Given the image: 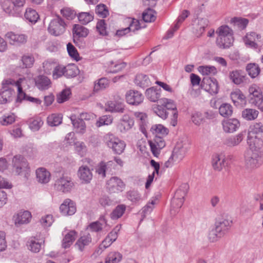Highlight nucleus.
Listing matches in <instances>:
<instances>
[{
    "label": "nucleus",
    "instance_id": "f257e3e1",
    "mask_svg": "<svg viewBox=\"0 0 263 263\" xmlns=\"http://www.w3.org/2000/svg\"><path fill=\"white\" fill-rule=\"evenodd\" d=\"M247 143L250 149H259L263 145V125L255 123L248 133Z\"/></svg>",
    "mask_w": 263,
    "mask_h": 263
},
{
    "label": "nucleus",
    "instance_id": "f03ea898",
    "mask_svg": "<svg viewBox=\"0 0 263 263\" xmlns=\"http://www.w3.org/2000/svg\"><path fill=\"white\" fill-rule=\"evenodd\" d=\"M14 84H15V81L11 79L3 81L2 88L0 90V104H5L11 100L15 93Z\"/></svg>",
    "mask_w": 263,
    "mask_h": 263
},
{
    "label": "nucleus",
    "instance_id": "7ed1b4c3",
    "mask_svg": "<svg viewBox=\"0 0 263 263\" xmlns=\"http://www.w3.org/2000/svg\"><path fill=\"white\" fill-rule=\"evenodd\" d=\"M12 165L13 171L15 174L24 176L25 178H27L29 167L27 161L23 156H15L13 158Z\"/></svg>",
    "mask_w": 263,
    "mask_h": 263
},
{
    "label": "nucleus",
    "instance_id": "20e7f679",
    "mask_svg": "<svg viewBox=\"0 0 263 263\" xmlns=\"http://www.w3.org/2000/svg\"><path fill=\"white\" fill-rule=\"evenodd\" d=\"M105 138L106 145L109 148H111L115 153L120 155L123 152L126 146L124 141L111 134H107Z\"/></svg>",
    "mask_w": 263,
    "mask_h": 263
},
{
    "label": "nucleus",
    "instance_id": "39448f33",
    "mask_svg": "<svg viewBox=\"0 0 263 263\" xmlns=\"http://www.w3.org/2000/svg\"><path fill=\"white\" fill-rule=\"evenodd\" d=\"M187 189L188 186L186 184H183L176 191L171 203V212L172 214L173 211L174 212V214H175L177 210L182 206Z\"/></svg>",
    "mask_w": 263,
    "mask_h": 263
},
{
    "label": "nucleus",
    "instance_id": "423d86ee",
    "mask_svg": "<svg viewBox=\"0 0 263 263\" xmlns=\"http://www.w3.org/2000/svg\"><path fill=\"white\" fill-rule=\"evenodd\" d=\"M74 186L72 178L66 174L58 178L54 184L56 189L63 193L69 192Z\"/></svg>",
    "mask_w": 263,
    "mask_h": 263
},
{
    "label": "nucleus",
    "instance_id": "0eeeda50",
    "mask_svg": "<svg viewBox=\"0 0 263 263\" xmlns=\"http://www.w3.org/2000/svg\"><path fill=\"white\" fill-rule=\"evenodd\" d=\"M246 157L245 163L246 166L251 169L259 167L262 163V155L260 152L254 149Z\"/></svg>",
    "mask_w": 263,
    "mask_h": 263
},
{
    "label": "nucleus",
    "instance_id": "6e6552de",
    "mask_svg": "<svg viewBox=\"0 0 263 263\" xmlns=\"http://www.w3.org/2000/svg\"><path fill=\"white\" fill-rule=\"evenodd\" d=\"M65 26L66 24L62 19L57 17L50 22L48 30L51 34L58 36L64 33Z\"/></svg>",
    "mask_w": 263,
    "mask_h": 263
},
{
    "label": "nucleus",
    "instance_id": "1a4fd4ad",
    "mask_svg": "<svg viewBox=\"0 0 263 263\" xmlns=\"http://www.w3.org/2000/svg\"><path fill=\"white\" fill-rule=\"evenodd\" d=\"M107 189L110 193H119L123 191L125 185L118 177H112L107 182Z\"/></svg>",
    "mask_w": 263,
    "mask_h": 263
},
{
    "label": "nucleus",
    "instance_id": "9d476101",
    "mask_svg": "<svg viewBox=\"0 0 263 263\" xmlns=\"http://www.w3.org/2000/svg\"><path fill=\"white\" fill-rule=\"evenodd\" d=\"M151 150L155 157H158L161 151L165 146L166 143L161 137L156 136L153 140L148 141Z\"/></svg>",
    "mask_w": 263,
    "mask_h": 263
},
{
    "label": "nucleus",
    "instance_id": "9b49d317",
    "mask_svg": "<svg viewBox=\"0 0 263 263\" xmlns=\"http://www.w3.org/2000/svg\"><path fill=\"white\" fill-rule=\"evenodd\" d=\"M202 88L211 95H216L219 90L218 83L214 78H204L202 80Z\"/></svg>",
    "mask_w": 263,
    "mask_h": 263
},
{
    "label": "nucleus",
    "instance_id": "f8f14e48",
    "mask_svg": "<svg viewBox=\"0 0 263 263\" xmlns=\"http://www.w3.org/2000/svg\"><path fill=\"white\" fill-rule=\"evenodd\" d=\"M160 102L164 108L165 107L168 110H172L173 116L171 119V124L173 126H176L177 122L178 112L174 101L170 99L163 98L160 100Z\"/></svg>",
    "mask_w": 263,
    "mask_h": 263
},
{
    "label": "nucleus",
    "instance_id": "ddd939ff",
    "mask_svg": "<svg viewBox=\"0 0 263 263\" xmlns=\"http://www.w3.org/2000/svg\"><path fill=\"white\" fill-rule=\"evenodd\" d=\"M125 99L126 102L129 104L138 105L143 102L144 97L138 91L129 90L126 93Z\"/></svg>",
    "mask_w": 263,
    "mask_h": 263
},
{
    "label": "nucleus",
    "instance_id": "4468645a",
    "mask_svg": "<svg viewBox=\"0 0 263 263\" xmlns=\"http://www.w3.org/2000/svg\"><path fill=\"white\" fill-rule=\"evenodd\" d=\"M5 37L11 45L21 46L26 43L27 36L23 34H17L13 32H8L5 34Z\"/></svg>",
    "mask_w": 263,
    "mask_h": 263
},
{
    "label": "nucleus",
    "instance_id": "2eb2a0df",
    "mask_svg": "<svg viewBox=\"0 0 263 263\" xmlns=\"http://www.w3.org/2000/svg\"><path fill=\"white\" fill-rule=\"evenodd\" d=\"M92 170L85 165L80 166L78 171V176L81 182L84 184H88L92 179Z\"/></svg>",
    "mask_w": 263,
    "mask_h": 263
},
{
    "label": "nucleus",
    "instance_id": "dca6fc26",
    "mask_svg": "<svg viewBox=\"0 0 263 263\" xmlns=\"http://www.w3.org/2000/svg\"><path fill=\"white\" fill-rule=\"evenodd\" d=\"M134 124V121L128 115H124L120 120L117 125L118 129L125 133L130 129Z\"/></svg>",
    "mask_w": 263,
    "mask_h": 263
},
{
    "label": "nucleus",
    "instance_id": "f3484780",
    "mask_svg": "<svg viewBox=\"0 0 263 263\" xmlns=\"http://www.w3.org/2000/svg\"><path fill=\"white\" fill-rule=\"evenodd\" d=\"M31 219V213L28 211H20L13 216L14 222L16 227L28 223Z\"/></svg>",
    "mask_w": 263,
    "mask_h": 263
},
{
    "label": "nucleus",
    "instance_id": "a211bd4d",
    "mask_svg": "<svg viewBox=\"0 0 263 263\" xmlns=\"http://www.w3.org/2000/svg\"><path fill=\"white\" fill-rule=\"evenodd\" d=\"M61 213L64 215H72L76 211L74 203L69 199H66L60 207Z\"/></svg>",
    "mask_w": 263,
    "mask_h": 263
},
{
    "label": "nucleus",
    "instance_id": "6ab92c4d",
    "mask_svg": "<svg viewBox=\"0 0 263 263\" xmlns=\"http://www.w3.org/2000/svg\"><path fill=\"white\" fill-rule=\"evenodd\" d=\"M222 124L223 130L228 133H234L240 126L239 121L235 118L223 120Z\"/></svg>",
    "mask_w": 263,
    "mask_h": 263
},
{
    "label": "nucleus",
    "instance_id": "aec40b11",
    "mask_svg": "<svg viewBox=\"0 0 263 263\" xmlns=\"http://www.w3.org/2000/svg\"><path fill=\"white\" fill-rule=\"evenodd\" d=\"M261 35L255 32L248 33L243 40L246 45L254 48H258L257 43L260 41Z\"/></svg>",
    "mask_w": 263,
    "mask_h": 263
},
{
    "label": "nucleus",
    "instance_id": "412c9836",
    "mask_svg": "<svg viewBox=\"0 0 263 263\" xmlns=\"http://www.w3.org/2000/svg\"><path fill=\"white\" fill-rule=\"evenodd\" d=\"M35 86L40 90L49 89L51 85L50 80L46 76L39 75L34 78Z\"/></svg>",
    "mask_w": 263,
    "mask_h": 263
},
{
    "label": "nucleus",
    "instance_id": "4be33fe9",
    "mask_svg": "<svg viewBox=\"0 0 263 263\" xmlns=\"http://www.w3.org/2000/svg\"><path fill=\"white\" fill-rule=\"evenodd\" d=\"M37 181L41 184H46L50 180V173L45 168L40 167L35 172Z\"/></svg>",
    "mask_w": 263,
    "mask_h": 263
},
{
    "label": "nucleus",
    "instance_id": "5701e85b",
    "mask_svg": "<svg viewBox=\"0 0 263 263\" xmlns=\"http://www.w3.org/2000/svg\"><path fill=\"white\" fill-rule=\"evenodd\" d=\"M228 163L225 156L222 154H216L212 158V166L215 170L220 171Z\"/></svg>",
    "mask_w": 263,
    "mask_h": 263
},
{
    "label": "nucleus",
    "instance_id": "b1692460",
    "mask_svg": "<svg viewBox=\"0 0 263 263\" xmlns=\"http://www.w3.org/2000/svg\"><path fill=\"white\" fill-rule=\"evenodd\" d=\"M107 227V221L104 216L101 217L99 220L91 222L89 224L87 229L92 232H98Z\"/></svg>",
    "mask_w": 263,
    "mask_h": 263
},
{
    "label": "nucleus",
    "instance_id": "393cba45",
    "mask_svg": "<svg viewBox=\"0 0 263 263\" xmlns=\"http://www.w3.org/2000/svg\"><path fill=\"white\" fill-rule=\"evenodd\" d=\"M232 221L227 219H222L217 221L215 224V229L223 236L226 232L231 227Z\"/></svg>",
    "mask_w": 263,
    "mask_h": 263
},
{
    "label": "nucleus",
    "instance_id": "a878e982",
    "mask_svg": "<svg viewBox=\"0 0 263 263\" xmlns=\"http://www.w3.org/2000/svg\"><path fill=\"white\" fill-rule=\"evenodd\" d=\"M106 106V110L111 112L123 113L125 109V106L122 101H108Z\"/></svg>",
    "mask_w": 263,
    "mask_h": 263
},
{
    "label": "nucleus",
    "instance_id": "bb28decb",
    "mask_svg": "<svg viewBox=\"0 0 263 263\" xmlns=\"http://www.w3.org/2000/svg\"><path fill=\"white\" fill-rule=\"evenodd\" d=\"M243 139V134L239 133L236 136H231L226 138L224 141V144L228 147H234L239 145Z\"/></svg>",
    "mask_w": 263,
    "mask_h": 263
},
{
    "label": "nucleus",
    "instance_id": "cd10ccee",
    "mask_svg": "<svg viewBox=\"0 0 263 263\" xmlns=\"http://www.w3.org/2000/svg\"><path fill=\"white\" fill-rule=\"evenodd\" d=\"M91 242V237L90 234L87 233L81 236L77 240L75 246L80 251L84 250L85 247Z\"/></svg>",
    "mask_w": 263,
    "mask_h": 263
},
{
    "label": "nucleus",
    "instance_id": "c85d7f7f",
    "mask_svg": "<svg viewBox=\"0 0 263 263\" xmlns=\"http://www.w3.org/2000/svg\"><path fill=\"white\" fill-rule=\"evenodd\" d=\"M234 42L233 36L221 38H217L216 44L220 49H227L232 46Z\"/></svg>",
    "mask_w": 263,
    "mask_h": 263
},
{
    "label": "nucleus",
    "instance_id": "c756f323",
    "mask_svg": "<svg viewBox=\"0 0 263 263\" xmlns=\"http://www.w3.org/2000/svg\"><path fill=\"white\" fill-rule=\"evenodd\" d=\"M231 97L234 103L236 105H237L236 104V103H237L243 107L246 104V97L240 90H237L232 92Z\"/></svg>",
    "mask_w": 263,
    "mask_h": 263
},
{
    "label": "nucleus",
    "instance_id": "7c9ffc66",
    "mask_svg": "<svg viewBox=\"0 0 263 263\" xmlns=\"http://www.w3.org/2000/svg\"><path fill=\"white\" fill-rule=\"evenodd\" d=\"M245 76L243 72L241 70H235L230 71L229 78L235 84L239 85L243 81Z\"/></svg>",
    "mask_w": 263,
    "mask_h": 263
},
{
    "label": "nucleus",
    "instance_id": "2f4dec72",
    "mask_svg": "<svg viewBox=\"0 0 263 263\" xmlns=\"http://www.w3.org/2000/svg\"><path fill=\"white\" fill-rule=\"evenodd\" d=\"M4 10L7 13L15 15L20 13V11L17 10L11 0H5L2 5Z\"/></svg>",
    "mask_w": 263,
    "mask_h": 263
},
{
    "label": "nucleus",
    "instance_id": "473e14b6",
    "mask_svg": "<svg viewBox=\"0 0 263 263\" xmlns=\"http://www.w3.org/2000/svg\"><path fill=\"white\" fill-rule=\"evenodd\" d=\"M136 84L142 88L146 87L151 85V81L146 74L143 73L138 74L135 78Z\"/></svg>",
    "mask_w": 263,
    "mask_h": 263
},
{
    "label": "nucleus",
    "instance_id": "72a5a7b5",
    "mask_svg": "<svg viewBox=\"0 0 263 263\" xmlns=\"http://www.w3.org/2000/svg\"><path fill=\"white\" fill-rule=\"evenodd\" d=\"M152 133L155 135V137L159 136L163 137L167 135L168 130L161 124H155L151 128Z\"/></svg>",
    "mask_w": 263,
    "mask_h": 263
},
{
    "label": "nucleus",
    "instance_id": "f704fd0d",
    "mask_svg": "<svg viewBox=\"0 0 263 263\" xmlns=\"http://www.w3.org/2000/svg\"><path fill=\"white\" fill-rule=\"evenodd\" d=\"M217 38H221L233 36V30L227 25H222L217 28L216 31Z\"/></svg>",
    "mask_w": 263,
    "mask_h": 263
},
{
    "label": "nucleus",
    "instance_id": "c9c22d12",
    "mask_svg": "<svg viewBox=\"0 0 263 263\" xmlns=\"http://www.w3.org/2000/svg\"><path fill=\"white\" fill-rule=\"evenodd\" d=\"M72 116L71 117V121L72 125L78 133L83 134L85 132L86 125L84 121L80 120L79 119H76Z\"/></svg>",
    "mask_w": 263,
    "mask_h": 263
},
{
    "label": "nucleus",
    "instance_id": "e433bc0d",
    "mask_svg": "<svg viewBox=\"0 0 263 263\" xmlns=\"http://www.w3.org/2000/svg\"><path fill=\"white\" fill-rule=\"evenodd\" d=\"M160 89H156L154 87L148 88L145 92L147 98L152 102H156L159 100L160 95Z\"/></svg>",
    "mask_w": 263,
    "mask_h": 263
},
{
    "label": "nucleus",
    "instance_id": "4c0bfd02",
    "mask_svg": "<svg viewBox=\"0 0 263 263\" xmlns=\"http://www.w3.org/2000/svg\"><path fill=\"white\" fill-rule=\"evenodd\" d=\"M258 115V111L257 110L252 108H246L242 111V117L247 120H254L257 118Z\"/></svg>",
    "mask_w": 263,
    "mask_h": 263
},
{
    "label": "nucleus",
    "instance_id": "58836bf2",
    "mask_svg": "<svg viewBox=\"0 0 263 263\" xmlns=\"http://www.w3.org/2000/svg\"><path fill=\"white\" fill-rule=\"evenodd\" d=\"M89 31L85 27L79 25L75 24L73 27V35L78 37H85L88 34Z\"/></svg>",
    "mask_w": 263,
    "mask_h": 263
},
{
    "label": "nucleus",
    "instance_id": "ea45409f",
    "mask_svg": "<svg viewBox=\"0 0 263 263\" xmlns=\"http://www.w3.org/2000/svg\"><path fill=\"white\" fill-rule=\"evenodd\" d=\"M135 116L139 122L141 131L143 133L148 123L147 115L143 112H136Z\"/></svg>",
    "mask_w": 263,
    "mask_h": 263
},
{
    "label": "nucleus",
    "instance_id": "a19ab883",
    "mask_svg": "<svg viewBox=\"0 0 263 263\" xmlns=\"http://www.w3.org/2000/svg\"><path fill=\"white\" fill-rule=\"evenodd\" d=\"M219 112L223 117H228L233 114V107L229 103H223L219 107Z\"/></svg>",
    "mask_w": 263,
    "mask_h": 263
},
{
    "label": "nucleus",
    "instance_id": "79ce46f5",
    "mask_svg": "<svg viewBox=\"0 0 263 263\" xmlns=\"http://www.w3.org/2000/svg\"><path fill=\"white\" fill-rule=\"evenodd\" d=\"M76 232L71 231L68 233L63 239L62 246L64 248L69 247L75 240Z\"/></svg>",
    "mask_w": 263,
    "mask_h": 263
},
{
    "label": "nucleus",
    "instance_id": "37998d69",
    "mask_svg": "<svg viewBox=\"0 0 263 263\" xmlns=\"http://www.w3.org/2000/svg\"><path fill=\"white\" fill-rule=\"evenodd\" d=\"M24 15L26 20L33 23H36L39 18V15L36 11L31 8L26 9Z\"/></svg>",
    "mask_w": 263,
    "mask_h": 263
},
{
    "label": "nucleus",
    "instance_id": "c03bdc74",
    "mask_svg": "<svg viewBox=\"0 0 263 263\" xmlns=\"http://www.w3.org/2000/svg\"><path fill=\"white\" fill-rule=\"evenodd\" d=\"M62 116L61 114H53L47 118V123L51 126H55L62 123Z\"/></svg>",
    "mask_w": 263,
    "mask_h": 263
},
{
    "label": "nucleus",
    "instance_id": "a18cd8bd",
    "mask_svg": "<svg viewBox=\"0 0 263 263\" xmlns=\"http://www.w3.org/2000/svg\"><path fill=\"white\" fill-rule=\"evenodd\" d=\"M21 62L22 63L21 67L23 68H30L33 66L34 63V59L32 55L25 54L22 56Z\"/></svg>",
    "mask_w": 263,
    "mask_h": 263
},
{
    "label": "nucleus",
    "instance_id": "49530a36",
    "mask_svg": "<svg viewBox=\"0 0 263 263\" xmlns=\"http://www.w3.org/2000/svg\"><path fill=\"white\" fill-rule=\"evenodd\" d=\"M64 76L67 78L75 77L78 72V69L74 65H68L65 66Z\"/></svg>",
    "mask_w": 263,
    "mask_h": 263
},
{
    "label": "nucleus",
    "instance_id": "de8ad7c7",
    "mask_svg": "<svg viewBox=\"0 0 263 263\" xmlns=\"http://www.w3.org/2000/svg\"><path fill=\"white\" fill-rule=\"evenodd\" d=\"M198 71L202 75H215L217 72L216 68L213 66H200L198 67Z\"/></svg>",
    "mask_w": 263,
    "mask_h": 263
},
{
    "label": "nucleus",
    "instance_id": "09e8293b",
    "mask_svg": "<svg viewBox=\"0 0 263 263\" xmlns=\"http://www.w3.org/2000/svg\"><path fill=\"white\" fill-rule=\"evenodd\" d=\"M78 18L82 24L86 25L93 20V15L92 13L81 12L79 13Z\"/></svg>",
    "mask_w": 263,
    "mask_h": 263
},
{
    "label": "nucleus",
    "instance_id": "8fccbe9b",
    "mask_svg": "<svg viewBox=\"0 0 263 263\" xmlns=\"http://www.w3.org/2000/svg\"><path fill=\"white\" fill-rule=\"evenodd\" d=\"M175 147L187 153L190 147V142L186 138H182L177 142Z\"/></svg>",
    "mask_w": 263,
    "mask_h": 263
},
{
    "label": "nucleus",
    "instance_id": "3c124183",
    "mask_svg": "<svg viewBox=\"0 0 263 263\" xmlns=\"http://www.w3.org/2000/svg\"><path fill=\"white\" fill-rule=\"evenodd\" d=\"M246 70L249 75L253 78L256 77L260 73V68L258 65L250 63L247 65Z\"/></svg>",
    "mask_w": 263,
    "mask_h": 263
},
{
    "label": "nucleus",
    "instance_id": "603ef678",
    "mask_svg": "<svg viewBox=\"0 0 263 263\" xmlns=\"http://www.w3.org/2000/svg\"><path fill=\"white\" fill-rule=\"evenodd\" d=\"M22 81V79H20L17 81H15V84H14V87H17V97L16 99L17 102H21L23 100H27L28 96L23 91L21 86V82Z\"/></svg>",
    "mask_w": 263,
    "mask_h": 263
},
{
    "label": "nucleus",
    "instance_id": "864d4df0",
    "mask_svg": "<svg viewBox=\"0 0 263 263\" xmlns=\"http://www.w3.org/2000/svg\"><path fill=\"white\" fill-rule=\"evenodd\" d=\"M125 209V205L123 204L118 205L110 214V218L114 220L120 218L124 214Z\"/></svg>",
    "mask_w": 263,
    "mask_h": 263
},
{
    "label": "nucleus",
    "instance_id": "5fc2aeb1",
    "mask_svg": "<svg viewBox=\"0 0 263 263\" xmlns=\"http://www.w3.org/2000/svg\"><path fill=\"white\" fill-rule=\"evenodd\" d=\"M122 258V255L119 252H110L106 258L105 263H118Z\"/></svg>",
    "mask_w": 263,
    "mask_h": 263
},
{
    "label": "nucleus",
    "instance_id": "6e6d98bb",
    "mask_svg": "<svg viewBox=\"0 0 263 263\" xmlns=\"http://www.w3.org/2000/svg\"><path fill=\"white\" fill-rule=\"evenodd\" d=\"M154 112L160 118L165 119L168 116V112L162 105H154L153 107Z\"/></svg>",
    "mask_w": 263,
    "mask_h": 263
},
{
    "label": "nucleus",
    "instance_id": "4d7b16f0",
    "mask_svg": "<svg viewBox=\"0 0 263 263\" xmlns=\"http://www.w3.org/2000/svg\"><path fill=\"white\" fill-rule=\"evenodd\" d=\"M108 85V80L102 78L100 79L98 82H96L94 84L93 91L97 92L101 90L106 88Z\"/></svg>",
    "mask_w": 263,
    "mask_h": 263
},
{
    "label": "nucleus",
    "instance_id": "13d9d810",
    "mask_svg": "<svg viewBox=\"0 0 263 263\" xmlns=\"http://www.w3.org/2000/svg\"><path fill=\"white\" fill-rule=\"evenodd\" d=\"M73 145H74L75 151L78 155L82 157L86 154L87 147L83 142L75 141Z\"/></svg>",
    "mask_w": 263,
    "mask_h": 263
},
{
    "label": "nucleus",
    "instance_id": "bf43d9fd",
    "mask_svg": "<svg viewBox=\"0 0 263 263\" xmlns=\"http://www.w3.org/2000/svg\"><path fill=\"white\" fill-rule=\"evenodd\" d=\"M155 12L151 9H148L142 14V18L145 22H154L156 19Z\"/></svg>",
    "mask_w": 263,
    "mask_h": 263
},
{
    "label": "nucleus",
    "instance_id": "052dcab7",
    "mask_svg": "<svg viewBox=\"0 0 263 263\" xmlns=\"http://www.w3.org/2000/svg\"><path fill=\"white\" fill-rule=\"evenodd\" d=\"M248 22V20L246 18H242L237 17H233L231 20V23H233L235 25L237 26L238 27L242 29L246 27Z\"/></svg>",
    "mask_w": 263,
    "mask_h": 263
},
{
    "label": "nucleus",
    "instance_id": "680f3d73",
    "mask_svg": "<svg viewBox=\"0 0 263 263\" xmlns=\"http://www.w3.org/2000/svg\"><path fill=\"white\" fill-rule=\"evenodd\" d=\"M28 249L32 252H39L41 248V243L36 240L32 239L28 241Z\"/></svg>",
    "mask_w": 263,
    "mask_h": 263
},
{
    "label": "nucleus",
    "instance_id": "e2e57ef3",
    "mask_svg": "<svg viewBox=\"0 0 263 263\" xmlns=\"http://www.w3.org/2000/svg\"><path fill=\"white\" fill-rule=\"evenodd\" d=\"M249 98H259V96H262L261 89L256 85H252L249 88Z\"/></svg>",
    "mask_w": 263,
    "mask_h": 263
},
{
    "label": "nucleus",
    "instance_id": "0e129e2a",
    "mask_svg": "<svg viewBox=\"0 0 263 263\" xmlns=\"http://www.w3.org/2000/svg\"><path fill=\"white\" fill-rule=\"evenodd\" d=\"M70 94L71 92L69 89L63 90L57 96V102L59 103H62L66 101L69 99Z\"/></svg>",
    "mask_w": 263,
    "mask_h": 263
},
{
    "label": "nucleus",
    "instance_id": "69168bd1",
    "mask_svg": "<svg viewBox=\"0 0 263 263\" xmlns=\"http://www.w3.org/2000/svg\"><path fill=\"white\" fill-rule=\"evenodd\" d=\"M15 121V116L13 114L5 115L0 118V123L3 126L11 124Z\"/></svg>",
    "mask_w": 263,
    "mask_h": 263
},
{
    "label": "nucleus",
    "instance_id": "338daca9",
    "mask_svg": "<svg viewBox=\"0 0 263 263\" xmlns=\"http://www.w3.org/2000/svg\"><path fill=\"white\" fill-rule=\"evenodd\" d=\"M67 49L69 55L71 58L78 61L80 60L79 53L76 48L71 43H69L67 45Z\"/></svg>",
    "mask_w": 263,
    "mask_h": 263
},
{
    "label": "nucleus",
    "instance_id": "774afa93",
    "mask_svg": "<svg viewBox=\"0 0 263 263\" xmlns=\"http://www.w3.org/2000/svg\"><path fill=\"white\" fill-rule=\"evenodd\" d=\"M65 66L58 65L55 66L52 72L53 79H57L62 76H64Z\"/></svg>",
    "mask_w": 263,
    "mask_h": 263
}]
</instances>
